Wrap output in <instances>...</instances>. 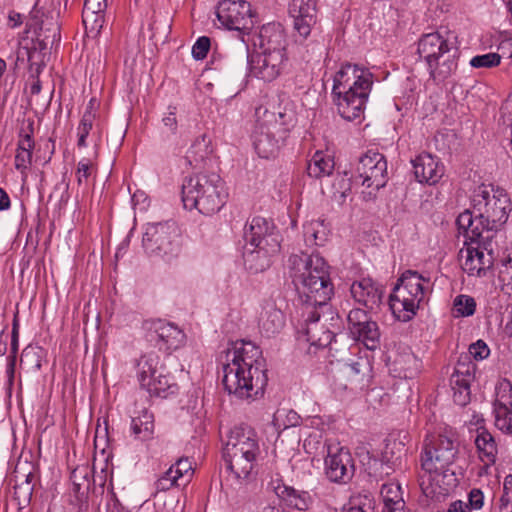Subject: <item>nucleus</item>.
<instances>
[{
  "label": "nucleus",
  "mask_w": 512,
  "mask_h": 512,
  "mask_svg": "<svg viewBox=\"0 0 512 512\" xmlns=\"http://www.w3.org/2000/svg\"><path fill=\"white\" fill-rule=\"evenodd\" d=\"M222 383L229 394L240 399H255L268 383L261 349L251 341L240 340L226 352Z\"/></svg>",
  "instance_id": "nucleus-1"
},
{
  "label": "nucleus",
  "mask_w": 512,
  "mask_h": 512,
  "mask_svg": "<svg viewBox=\"0 0 512 512\" xmlns=\"http://www.w3.org/2000/svg\"><path fill=\"white\" fill-rule=\"evenodd\" d=\"M454 441L445 435H430L425 439L421 455L420 487L428 498L449 494L456 486L455 473L450 471L457 455Z\"/></svg>",
  "instance_id": "nucleus-2"
},
{
  "label": "nucleus",
  "mask_w": 512,
  "mask_h": 512,
  "mask_svg": "<svg viewBox=\"0 0 512 512\" xmlns=\"http://www.w3.org/2000/svg\"><path fill=\"white\" fill-rule=\"evenodd\" d=\"M373 86V73L366 67L344 63L333 77L332 99L339 115L353 121L364 112Z\"/></svg>",
  "instance_id": "nucleus-3"
},
{
  "label": "nucleus",
  "mask_w": 512,
  "mask_h": 512,
  "mask_svg": "<svg viewBox=\"0 0 512 512\" xmlns=\"http://www.w3.org/2000/svg\"><path fill=\"white\" fill-rule=\"evenodd\" d=\"M183 206L209 216L225 205L228 192L225 182L217 173H198L186 177L181 186Z\"/></svg>",
  "instance_id": "nucleus-4"
},
{
  "label": "nucleus",
  "mask_w": 512,
  "mask_h": 512,
  "mask_svg": "<svg viewBox=\"0 0 512 512\" xmlns=\"http://www.w3.org/2000/svg\"><path fill=\"white\" fill-rule=\"evenodd\" d=\"M473 213L484 228V239L495 238L498 229L506 223L511 202L506 191L500 187L482 184L472 197Z\"/></svg>",
  "instance_id": "nucleus-5"
},
{
  "label": "nucleus",
  "mask_w": 512,
  "mask_h": 512,
  "mask_svg": "<svg viewBox=\"0 0 512 512\" xmlns=\"http://www.w3.org/2000/svg\"><path fill=\"white\" fill-rule=\"evenodd\" d=\"M456 39L448 29L424 34L419 39L417 52L425 60L432 79L444 81L457 69L454 56L449 55Z\"/></svg>",
  "instance_id": "nucleus-6"
},
{
  "label": "nucleus",
  "mask_w": 512,
  "mask_h": 512,
  "mask_svg": "<svg viewBox=\"0 0 512 512\" xmlns=\"http://www.w3.org/2000/svg\"><path fill=\"white\" fill-rule=\"evenodd\" d=\"M287 273L295 288H327L332 285L330 266L319 253L292 254L287 260Z\"/></svg>",
  "instance_id": "nucleus-7"
},
{
  "label": "nucleus",
  "mask_w": 512,
  "mask_h": 512,
  "mask_svg": "<svg viewBox=\"0 0 512 512\" xmlns=\"http://www.w3.org/2000/svg\"><path fill=\"white\" fill-rule=\"evenodd\" d=\"M179 231L174 221L148 223L142 238V246L150 257L170 260L180 251Z\"/></svg>",
  "instance_id": "nucleus-8"
},
{
  "label": "nucleus",
  "mask_w": 512,
  "mask_h": 512,
  "mask_svg": "<svg viewBox=\"0 0 512 512\" xmlns=\"http://www.w3.org/2000/svg\"><path fill=\"white\" fill-rule=\"evenodd\" d=\"M218 21L228 30H235L244 41L254 28L257 17L253 13L251 4L245 0H222L216 10Z\"/></svg>",
  "instance_id": "nucleus-9"
},
{
  "label": "nucleus",
  "mask_w": 512,
  "mask_h": 512,
  "mask_svg": "<svg viewBox=\"0 0 512 512\" xmlns=\"http://www.w3.org/2000/svg\"><path fill=\"white\" fill-rule=\"evenodd\" d=\"M356 173L357 178L361 179V184L372 189L364 198H374L375 192L383 188L388 180L385 156L378 151L368 150L359 158Z\"/></svg>",
  "instance_id": "nucleus-10"
},
{
  "label": "nucleus",
  "mask_w": 512,
  "mask_h": 512,
  "mask_svg": "<svg viewBox=\"0 0 512 512\" xmlns=\"http://www.w3.org/2000/svg\"><path fill=\"white\" fill-rule=\"evenodd\" d=\"M244 240L250 247L279 251L280 241L276 227L271 220L255 216L244 227Z\"/></svg>",
  "instance_id": "nucleus-11"
},
{
  "label": "nucleus",
  "mask_w": 512,
  "mask_h": 512,
  "mask_svg": "<svg viewBox=\"0 0 512 512\" xmlns=\"http://www.w3.org/2000/svg\"><path fill=\"white\" fill-rule=\"evenodd\" d=\"M465 245V256H463V251L461 250V266L465 272L469 275H481L482 272L492 266L495 258L494 248L496 246L493 238L489 241L483 237L481 241Z\"/></svg>",
  "instance_id": "nucleus-12"
},
{
  "label": "nucleus",
  "mask_w": 512,
  "mask_h": 512,
  "mask_svg": "<svg viewBox=\"0 0 512 512\" xmlns=\"http://www.w3.org/2000/svg\"><path fill=\"white\" fill-rule=\"evenodd\" d=\"M351 337L367 349L375 350L380 345V330L377 322L371 320L363 309H352L347 316Z\"/></svg>",
  "instance_id": "nucleus-13"
},
{
  "label": "nucleus",
  "mask_w": 512,
  "mask_h": 512,
  "mask_svg": "<svg viewBox=\"0 0 512 512\" xmlns=\"http://www.w3.org/2000/svg\"><path fill=\"white\" fill-rule=\"evenodd\" d=\"M224 460L231 475L242 483L257 475L263 455L225 446Z\"/></svg>",
  "instance_id": "nucleus-14"
},
{
  "label": "nucleus",
  "mask_w": 512,
  "mask_h": 512,
  "mask_svg": "<svg viewBox=\"0 0 512 512\" xmlns=\"http://www.w3.org/2000/svg\"><path fill=\"white\" fill-rule=\"evenodd\" d=\"M325 474L331 482L345 484L354 475V463L350 452L337 446H328L325 458Z\"/></svg>",
  "instance_id": "nucleus-15"
},
{
  "label": "nucleus",
  "mask_w": 512,
  "mask_h": 512,
  "mask_svg": "<svg viewBox=\"0 0 512 512\" xmlns=\"http://www.w3.org/2000/svg\"><path fill=\"white\" fill-rule=\"evenodd\" d=\"M288 57L279 53L253 54L249 58L250 72L255 77L265 82L277 79L287 68Z\"/></svg>",
  "instance_id": "nucleus-16"
},
{
  "label": "nucleus",
  "mask_w": 512,
  "mask_h": 512,
  "mask_svg": "<svg viewBox=\"0 0 512 512\" xmlns=\"http://www.w3.org/2000/svg\"><path fill=\"white\" fill-rule=\"evenodd\" d=\"M425 296V290H393L389 306L393 315L402 322L411 320Z\"/></svg>",
  "instance_id": "nucleus-17"
},
{
  "label": "nucleus",
  "mask_w": 512,
  "mask_h": 512,
  "mask_svg": "<svg viewBox=\"0 0 512 512\" xmlns=\"http://www.w3.org/2000/svg\"><path fill=\"white\" fill-rule=\"evenodd\" d=\"M308 316L301 328L298 330L299 339H303L316 348L327 347L334 337L332 331L321 322L320 313L316 310H309Z\"/></svg>",
  "instance_id": "nucleus-18"
},
{
  "label": "nucleus",
  "mask_w": 512,
  "mask_h": 512,
  "mask_svg": "<svg viewBox=\"0 0 512 512\" xmlns=\"http://www.w3.org/2000/svg\"><path fill=\"white\" fill-rule=\"evenodd\" d=\"M288 11L298 36L307 39L316 23V0H291Z\"/></svg>",
  "instance_id": "nucleus-19"
},
{
  "label": "nucleus",
  "mask_w": 512,
  "mask_h": 512,
  "mask_svg": "<svg viewBox=\"0 0 512 512\" xmlns=\"http://www.w3.org/2000/svg\"><path fill=\"white\" fill-rule=\"evenodd\" d=\"M148 330L154 333L160 348L167 351L177 350L185 344V333L174 323L162 319L146 321Z\"/></svg>",
  "instance_id": "nucleus-20"
},
{
  "label": "nucleus",
  "mask_w": 512,
  "mask_h": 512,
  "mask_svg": "<svg viewBox=\"0 0 512 512\" xmlns=\"http://www.w3.org/2000/svg\"><path fill=\"white\" fill-rule=\"evenodd\" d=\"M268 488L287 506L306 511L313 504V498L308 491L299 490L284 483L280 477L271 478Z\"/></svg>",
  "instance_id": "nucleus-21"
},
{
  "label": "nucleus",
  "mask_w": 512,
  "mask_h": 512,
  "mask_svg": "<svg viewBox=\"0 0 512 512\" xmlns=\"http://www.w3.org/2000/svg\"><path fill=\"white\" fill-rule=\"evenodd\" d=\"M413 173L422 184L435 185L444 176L443 163L429 153H421L412 160Z\"/></svg>",
  "instance_id": "nucleus-22"
},
{
  "label": "nucleus",
  "mask_w": 512,
  "mask_h": 512,
  "mask_svg": "<svg viewBox=\"0 0 512 512\" xmlns=\"http://www.w3.org/2000/svg\"><path fill=\"white\" fill-rule=\"evenodd\" d=\"M225 446L263 455V443L260 436L253 427L245 424L230 429Z\"/></svg>",
  "instance_id": "nucleus-23"
},
{
  "label": "nucleus",
  "mask_w": 512,
  "mask_h": 512,
  "mask_svg": "<svg viewBox=\"0 0 512 512\" xmlns=\"http://www.w3.org/2000/svg\"><path fill=\"white\" fill-rule=\"evenodd\" d=\"M253 146L259 157L269 159L279 150V142L284 138L278 137V132L264 121H258L252 134Z\"/></svg>",
  "instance_id": "nucleus-24"
},
{
  "label": "nucleus",
  "mask_w": 512,
  "mask_h": 512,
  "mask_svg": "<svg viewBox=\"0 0 512 512\" xmlns=\"http://www.w3.org/2000/svg\"><path fill=\"white\" fill-rule=\"evenodd\" d=\"M286 34L279 23L263 25L259 32V49L261 53H273L287 55Z\"/></svg>",
  "instance_id": "nucleus-25"
},
{
  "label": "nucleus",
  "mask_w": 512,
  "mask_h": 512,
  "mask_svg": "<svg viewBox=\"0 0 512 512\" xmlns=\"http://www.w3.org/2000/svg\"><path fill=\"white\" fill-rule=\"evenodd\" d=\"M260 333L269 338L281 332L285 326V316L273 302H268L260 314L259 322Z\"/></svg>",
  "instance_id": "nucleus-26"
},
{
  "label": "nucleus",
  "mask_w": 512,
  "mask_h": 512,
  "mask_svg": "<svg viewBox=\"0 0 512 512\" xmlns=\"http://www.w3.org/2000/svg\"><path fill=\"white\" fill-rule=\"evenodd\" d=\"M137 368V377L141 387L166 371L160 356L155 352L143 354L137 362Z\"/></svg>",
  "instance_id": "nucleus-27"
},
{
  "label": "nucleus",
  "mask_w": 512,
  "mask_h": 512,
  "mask_svg": "<svg viewBox=\"0 0 512 512\" xmlns=\"http://www.w3.org/2000/svg\"><path fill=\"white\" fill-rule=\"evenodd\" d=\"M459 234L464 236V244L481 241L486 233L484 228L478 223V219L473 210H465L460 213L456 219Z\"/></svg>",
  "instance_id": "nucleus-28"
},
{
  "label": "nucleus",
  "mask_w": 512,
  "mask_h": 512,
  "mask_svg": "<svg viewBox=\"0 0 512 512\" xmlns=\"http://www.w3.org/2000/svg\"><path fill=\"white\" fill-rule=\"evenodd\" d=\"M420 367V360L411 351H404L395 356L390 364V371L399 378H413Z\"/></svg>",
  "instance_id": "nucleus-29"
},
{
  "label": "nucleus",
  "mask_w": 512,
  "mask_h": 512,
  "mask_svg": "<svg viewBox=\"0 0 512 512\" xmlns=\"http://www.w3.org/2000/svg\"><path fill=\"white\" fill-rule=\"evenodd\" d=\"M276 252L246 244L243 251L244 266L253 273L262 272L270 266V256Z\"/></svg>",
  "instance_id": "nucleus-30"
},
{
  "label": "nucleus",
  "mask_w": 512,
  "mask_h": 512,
  "mask_svg": "<svg viewBox=\"0 0 512 512\" xmlns=\"http://www.w3.org/2000/svg\"><path fill=\"white\" fill-rule=\"evenodd\" d=\"M61 39L60 25L53 17H46L41 21L37 32V46L40 50L51 49L58 45Z\"/></svg>",
  "instance_id": "nucleus-31"
},
{
  "label": "nucleus",
  "mask_w": 512,
  "mask_h": 512,
  "mask_svg": "<svg viewBox=\"0 0 512 512\" xmlns=\"http://www.w3.org/2000/svg\"><path fill=\"white\" fill-rule=\"evenodd\" d=\"M142 388L145 389L150 396L161 398H167L174 395L179 389L174 377L168 371L159 374V376L147 384H143Z\"/></svg>",
  "instance_id": "nucleus-32"
},
{
  "label": "nucleus",
  "mask_w": 512,
  "mask_h": 512,
  "mask_svg": "<svg viewBox=\"0 0 512 512\" xmlns=\"http://www.w3.org/2000/svg\"><path fill=\"white\" fill-rule=\"evenodd\" d=\"M475 445L479 459L485 466H490L496 462L498 449L495 439L490 432L486 429L478 430Z\"/></svg>",
  "instance_id": "nucleus-33"
},
{
  "label": "nucleus",
  "mask_w": 512,
  "mask_h": 512,
  "mask_svg": "<svg viewBox=\"0 0 512 512\" xmlns=\"http://www.w3.org/2000/svg\"><path fill=\"white\" fill-rule=\"evenodd\" d=\"M303 236L309 247L324 246L330 236L329 225L323 219L307 222L303 226Z\"/></svg>",
  "instance_id": "nucleus-34"
},
{
  "label": "nucleus",
  "mask_w": 512,
  "mask_h": 512,
  "mask_svg": "<svg viewBox=\"0 0 512 512\" xmlns=\"http://www.w3.org/2000/svg\"><path fill=\"white\" fill-rule=\"evenodd\" d=\"M262 121L278 132L279 138H286L295 121V114L291 109L286 108L279 110L277 113L265 110Z\"/></svg>",
  "instance_id": "nucleus-35"
},
{
  "label": "nucleus",
  "mask_w": 512,
  "mask_h": 512,
  "mask_svg": "<svg viewBox=\"0 0 512 512\" xmlns=\"http://www.w3.org/2000/svg\"><path fill=\"white\" fill-rule=\"evenodd\" d=\"M154 428V415L147 409H143L131 419V433L137 440L147 441L152 439Z\"/></svg>",
  "instance_id": "nucleus-36"
},
{
  "label": "nucleus",
  "mask_w": 512,
  "mask_h": 512,
  "mask_svg": "<svg viewBox=\"0 0 512 512\" xmlns=\"http://www.w3.org/2000/svg\"><path fill=\"white\" fill-rule=\"evenodd\" d=\"M335 168L334 158L324 153L316 151L307 164V174L311 178L320 179L330 176Z\"/></svg>",
  "instance_id": "nucleus-37"
},
{
  "label": "nucleus",
  "mask_w": 512,
  "mask_h": 512,
  "mask_svg": "<svg viewBox=\"0 0 512 512\" xmlns=\"http://www.w3.org/2000/svg\"><path fill=\"white\" fill-rule=\"evenodd\" d=\"M212 152L211 140L203 134L194 140L187 151L186 159L190 165L200 167L211 156Z\"/></svg>",
  "instance_id": "nucleus-38"
},
{
  "label": "nucleus",
  "mask_w": 512,
  "mask_h": 512,
  "mask_svg": "<svg viewBox=\"0 0 512 512\" xmlns=\"http://www.w3.org/2000/svg\"><path fill=\"white\" fill-rule=\"evenodd\" d=\"M451 386L453 390V401L459 406H465L470 402V382L462 374L456 373L452 376Z\"/></svg>",
  "instance_id": "nucleus-39"
},
{
  "label": "nucleus",
  "mask_w": 512,
  "mask_h": 512,
  "mask_svg": "<svg viewBox=\"0 0 512 512\" xmlns=\"http://www.w3.org/2000/svg\"><path fill=\"white\" fill-rule=\"evenodd\" d=\"M23 478L21 482L17 481L14 485V500L19 508H24L30 503L34 490V474L29 472L23 475Z\"/></svg>",
  "instance_id": "nucleus-40"
},
{
  "label": "nucleus",
  "mask_w": 512,
  "mask_h": 512,
  "mask_svg": "<svg viewBox=\"0 0 512 512\" xmlns=\"http://www.w3.org/2000/svg\"><path fill=\"white\" fill-rule=\"evenodd\" d=\"M332 294L333 290H307L300 297L307 309L318 311V308H324L328 305Z\"/></svg>",
  "instance_id": "nucleus-41"
},
{
  "label": "nucleus",
  "mask_w": 512,
  "mask_h": 512,
  "mask_svg": "<svg viewBox=\"0 0 512 512\" xmlns=\"http://www.w3.org/2000/svg\"><path fill=\"white\" fill-rule=\"evenodd\" d=\"M429 283V277L409 269L401 274L393 288H424V284Z\"/></svg>",
  "instance_id": "nucleus-42"
},
{
  "label": "nucleus",
  "mask_w": 512,
  "mask_h": 512,
  "mask_svg": "<svg viewBox=\"0 0 512 512\" xmlns=\"http://www.w3.org/2000/svg\"><path fill=\"white\" fill-rule=\"evenodd\" d=\"M300 416L293 410L278 409L274 415L272 423L278 430H285L290 427H296L300 424Z\"/></svg>",
  "instance_id": "nucleus-43"
},
{
  "label": "nucleus",
  "mask_w": 512,
  "mask_h": 512,
  "mask_svg": "<svg viewBox=\"0 0 512 512\" xmlns=\"http://www.w3.org/2000/svg\"><path fill=\"white\" fill-rule=\"evenodd\" d=\"M493 407L512 408V384L509 380L502 379L497 383Z\"/></svg>",
  "instance_id": "nucleus-44"
},
{
  "label": "nucleus",
  "mask_w": 512,
  "mask_h": 512,
  "mask_svg": "<svg viewBox=\"0 0 512 512\" xmlns=\"http://www.w3.org/2000/svg\"><path fill=\"white\" fill-rule=\"evenodd\" d=\"M350 292L355 301L370 310L378 307L381 302V290H350Z\"/></svg>",
  "instance_id": "nucleus-45"
},
{
  "label": "nucleus",
  "mask_w": 512,
  "mask_h": 512,
  "mask_svg": "<svg viewBox=\"0 0 512 512\" xmlns=\"http://www.w3.org/2000/svg\"><path fill=\"white\" fill-rule=\"evenodd\" d=\"M494 424L502 433L512 436V408L493 407Z\"/></svg>",
  "instance_id": "nucleus-46"
},
{
  "label": "nucleus",
  "mask_w": 512,
  "mask_h": 512,
  "mask_svg": "<svg viewBox=\"0 0 512 512\" xmlns=\"http://www.w3.org/2000/svg\"><path fill=\"white\" fill-rule=\"evenodd\" d=\"M185 485L183 481L176 475L174 469L169 467L154 483L156 492H166L173 487Z\"/></svg>",
  "instance_id": "nucleus-47"
},
{
  "label": "nucleus",
  "mask_w": 512,
  "mask_h": 512,
  "mask_svg": "<svg viewBox=\"0 0 512 512\" xmlns=\"http://www.w3.org/2000/svg\"><path fill=\"white\" fill-rule=\"evenodd\" d=\"M454 311L456 316L468 317L475 313L476 302L473 297L468 295H459L455 298Z\"/></svg>",
  "instance_id": "nucleus-48"
},
{
  "label": "nucleus",
  "mask_w": 512,
  "mask_h": 512,
  "mask_svg": "<svg viewBox=\"0 0 512 512\" xmlns=\"http://www.w3.org/2000/svg\"><path fill=\"white\" fill-rule=\"evenodd\" d=\"M97 170L96 166L92 163V161L88 158L81 159L76 168V180L77 184L80 187H87L89 178L95 173Z\"/></svg>",
  "instance_id": "nucleus-49"
},
{
  "label": "nucleus",
  "mask_w": 512,
  "mask_h": 512,
  "mask_svg": "<svg viewBox=\"0 0 512 512\" xmlns=\"http://www.w3.org/2000/svg\"><path fill=\"white\" fill-rule=\"evenodd\" d=\"M95 120L96 118H94V116H91L90 114L82 115L79 125L77 127L78 147L83 148L87 146L86 139L90 131L93 129Z\"/></svg>",
  "instance_id": "nucleus-50"
},
{
  "label": "nucleus",
  "mask_w": 512,
  "mask_h": 512,
  "mask_svg": "<svg viewBox=\"0 0 512 512\" xmlns=\"http://www.w3.org/2000/svg\"><path fill=\"white\" fill-rule=\"evenodd\" d=\"M82 21L86 32L97 36L104 24V14L82 13Z\"/></svg>",
  "instance_id": "nucleus-51"
},
{
  "label": "nucleus",
  "mask_w": 512,
  "mask_h": 512,
  "mask_svg": "<svg viewBox=\"0 0 512 512\" xmlns=\"http://www.w3.org/2000/svg\"><path fill=\"white\" fill-rule=\"evenodd\" d=\"M501 62V56L498 53H487L473 57L470 64L474 68H492Z\"/></svg>",
  "instance_id": "nucleus-52"
},
{
  "label": "nucleus",
  "mask_w": 512,
  "mask_h": 512,
  "mask_svg": "<svg viewBox=\"0 0 512 512\" xmlns=\"http://www.w3.org/2000/svg\"><path fill=\"white\" fill-rule=\"evenodd\" d=\"M170 467L174 469L176 475L179 476L185 485L190 481L193 475V468L189 458H180Z\"/></svg>",
  "instance_id": "nucleus-53"
},
{
  "label": "nucleus",
  "mask_w": 512,
  "mask_h": 512,
  "mask_svg": "<svg viewBox=\"0 0 512 512\" xmlns=\"http://www.w3.org/2000/svg\"><path fill=\"white\" fill-rule=\"evenodd\" d=\"M380 493L383 499V503L404 501L402 497L401 487L397 483L383 484Z\"/></svg>",
  "instance_id": "nucleus-54"
},
{
  "label": "nucleus",
  "mask_w": 512,
  "mask_h": 512,
  "mask_svg": "<svg viewBox=\"0 0 512 512\" xmlns=\"http://www.w3.org/2000/svg\"><path fill=\"white\" fill-rule=\"evenodd\" d=\"M498 279L501 288H512V249L503 261L502 268L499 271Z\"/></svg>",
  "instance_id": "nucleus-55"
},
{
  "label": "nucleus",
  "mask_w": 512,
  "mask_h": 512,
  "mask_svg": "<svg viewBox=\"0 0 512 512\" xmlns=\"http://www.w3.org/2000/svg\"><path fill=\"white\" fill-rule=\"evenodd\" d=\"M501 512H512V474L505 477L503 494L500 498Z\"/></svg>",
  "instance_id": "nucleus-56"
},
{
  "label": "nucleus",
  "mask_w": 512,
  "mask_h": 512,
  "mask_svg": "<svg viewBox=\"0 0 512 512\" xmlns=\"http://www.w3.org/2000/svg\"><path fill=\"white\" fill-rule=\"evenodd\" d=\"M210 49L209 37H199L192 47V55L196 60H203L206 58Z\"/></svg>",
  "instance_id": "nucleus-57"
},
{
  "label": "nucleus",
  "mask_w": 512,
  "mask_h": 512,
  "mask_svg": "<svg viewBox=\"0 0 512 512\" xmlns=\"http://www.w3.org/2000/svg\"><path fill=\"white\" fill-rule=\"evenodd\" d=\"M32 152L17 150L15 155V168L20 171L21 174H26L27 169L32 163Z\"/></svg>",
  "instance_id": "nucleus-58"
},
{
  "label": "nucleus",
  "mask_w": 512,
  "mask_h": 512,
  "mask_svg": "<svg viewBox=\"0 0 512 512\" xmlns=\"http://www.w3.org/2000/svg\"><path fill=\"white\" fill-rule=\"evenodd\" d=\"M469 353L475 360H483L490 354V349L483 340H478L469 346Z\"/></svg>",
  "instance_id": "nucleus-59"
},
{
  "label": "nucleus",
  "mask_w": 512,
  "mask_h": 512,
  "mask_svg": "<svg viewBox=\"0 0 512 512\" xmlns=\"http://www.w3.org/2000/svg\"><path fill=\"white\" fill-rule=\"evenodd\" d=\"M107 0H85L82 13L104 14Z\"/></svg>",
  "instance_id": "nucleus-60"
},
{
  "label": "nucleus",
  "mask_w": 512,
  "mask_h": 512,
  "mask_svg": "<svg viewBox=\"0 0 512 512\" xmlns=\"http://www.w3.org/2000/svg\"><path fill=\"white\" fill-rule=\"evenodd\" d=\"M469 509L479 510L484 505V494L480 489L473 488L468 494Z\"/></svg>",
  "instance_id": "nucleus-61"
},
{
  "label": "nucleus",
  "mask_w": 512,
  "mask_h": 512,
  "mask_svg": "<svg viewBox=\"0 0 512 512\" xmlns=\"http://www.w3.org/2000/svg\"><path fill=\"white\" fill-rule=\"evenodd\" d=\"M366 369V365L360 362H352L345 368L346 376L352 381H359L360 375H364L363 370Z\"/></svg>",
  "instance_id": "nucleus-62"
},
{
  "label": "nucleus",
  "mask_w": 512,
  "mask_h": 512,
  "mask_svg": "<svg viewBox=\"0 0 512 512\" xmlns=\"http://www.w3.org/2000/svg\"><path fill=\"white\" fill-rule=\"evenodd\" d=\"M18 349H19V322H18V317L16 314L13 319L11 344H10V350H11L10 356H14V359H16Z\"/></svg>",
  "instance_id": "nucleus-63"
},
{
  "label": "nucleus",
  "mask_w": 512,
  "mask_h": 512,
  "mask_svg": "<svg viewBox=\"0 0 512 512\" xmlns=\"http://www.w3.org/2000/svg\"><path fill=\"white\" fill-rule=\"evenodd\" d=\"M381 512H405V502L383 503Z\"/></svg>",
  "instance_id": "nucleus-64"
}]
</instances>
